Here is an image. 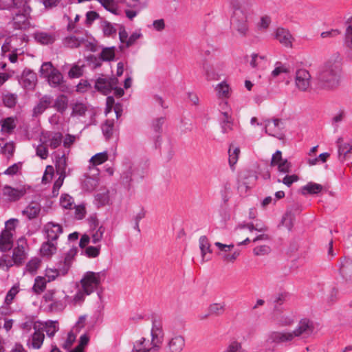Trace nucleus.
<instances>
[{"label": "nucleus", "mask_w": 352, "mask_h": 352, "mask_svg": "<svg viewBox=\"0 0 352 352\" xmlns=\"http://www.w3.org/2000/svg\"><path fill=\"white\" fill-rule=\"evenodd\" d=\"M25 239L24 238H20L17 241V246L13 250L12 256L15 265H20L25 261L26 258V254L25 252Z\"/></svg>", "instance_id": "15"}, {"label": "nucleus", "mask_w": 352, "mask_h": 352, "mask_svg": "<svg viewBox=\"0 0 352 352\" xmlns=\"http://www.w3.org/2000/svg\"><path fill=\"white\" fill-rule=\"evenodd\" d=\"M340 273L346 280H352V259L344 258L340 261Z\"/></svg>", "instance_id": "27"}, {"label": "nucleus", "mask_w": 352, "mask_h": 352, "mask_svg": "<svg viewBox=\"0 0 352 352\" xmlns=\"http://www.w3.org/2000/svg\"><path fill=\"white\" fill-rule=\"evenodd\" d=\"M342 58L338 52L333 54L320 67L316 77L317 85L321 89H331L339 85Z\"/></svg>", "instance_id": "1"}, {"label": "nucleus", "mask_w": 352, "mask_h": 352, "mask_svg": "<svg viewBox=\"0 0 352 352\" xmlns=\"http://www.w3.org/2000/svg\"><path fill=\"white\" fill-rule=\"evenodd\" d=\"M56 243L47 240V241L43 243L41 246V254L43 256L50 257L56 253Z\"/></svg>", "instance_id": "32"}, {"label": "nucleus", "mask_w": 352, "mask_h": 352, "mask_svg": "<svg viewBox=\"0 0 352 352\" xmlns=\"http://www.w3.org/2000/svg\"><path fill=\"white\" fill-rule=\"evenodd\" d=\"M323 187L322 185L316 183L309 182L307 185L302 188V194H318L322 190Z\"/></svg>", "instance_id": "37"}, {"label": "nucleus", "mask_w": 352, "mask_h": 352, "mask_svg": "<svg viewBox=\"0 0 352 352\" xmlns=\"http://www.w3.org/2000/svg\"><path fill=\"white\" fill-rule=\"evenodd\" d=\"M247 61L254 69H263L267 63V59L265 56H260L258 54L253 53L250 56H246Z\"/></svg>", "instance_id": "25"}, {"label": "nucleus", "mask_w": 352, "mask_h": 352, "mask_svg": "<svg viewBox=\"0 0 352 352\" xmlns=\"http://www.w3.org/2000/svg\"><path fill=\"white\" fill-rule=\"evenodd\" d=\"M34 38L37 42L43 45H48L54 42L56 39V35L54 33L37 31L34 32Z\"/></svg>", "instance_id": "28"}, {"label": "nucleus", "mask_w": 352, "mask_h": 352, "mask_svg": "<svg viewBox=\"0 0 352 352\" xmlns=\"http://www.w3.org/2000/svg\"><path fill=\"white\" fill-rule=\"evenodd\" d=\"M151 336V339L142 337L135 340L131 352H160L164 339L163 322L161 319H152Z\"/></svg>", "instance_id": "2"}, {"label": "nucleus", "mask_w": 352, "mask_h": 352, "mask_svg": "<svg viewBox=\"0 0 352 352\" xmlns=\"http://www.w3.org/2000/svg\"><path fill=\"white\" fill-rule=\"evenodd\" d=\"M30 0H0V9L17 10L18 12H31L32 8L29 5Z\"/></svg>", "instance_id": "9"}, {"label": "nucleus", "mask_w": 352, "mask_h": 352, "mask_svg": "<svg viewBox=\"0 0 352 352\" xmlns=\"http://www.w3.org/2000/svg\"><path fill=\"white\" fill-rule=\"evenodd\" d=\"M25 45V35H12L6 40L5 43L2 45V50L14 51L18 54H23Z\"/></svg>", "instance_id": "7"}, {"label": "nucleus", "mask_w": 352, "mask_h": 352, "mask_svg": "<svg viewBox=\"0 0 352 352\" xmlns=\"http://www.w3.org/2000/svg\"><path fill=\"white\" fill-rule=\"evenodd\" d=\"M199 245L201 253L202 262L210 261L212 251L208 239L206 236H201L199 238Z\"/></svg>", "instance_id": "23"}, {"label": "nucleus", "mask_w": 352, "mask_h": 352, "mask_svg": "<svg viewBox=\"0 0 352 352\" xmlns=\"http://www.w3.org/2000/svg\"><path fill=\"white\" fill-rule=\"evenodd\" d=\"M337 144L338 146V153L340 157L343 156V160L345 159L348 153H352V144L343 142L342 137L337 140Z\"/></svg>", "instance_id": "36"}, {"label": "nucleus", "mask_w": 352, "mask_h": 352, "mask_svg": "<svg viewBox=\"0 0 352 352\" xmlns=\"http://www.w3.org/2000/svg\"><path fill=\"white\" fill-rule=\"evenodd\" d=\"M105 228L103 226L93 228L90 233L91 242L94 244L99 243L102 240Z\"/></svg>", "instance_id": "35"}, {"label": "nucleus", "mask_w": 352, "mask_h": 352, "mask_svg": "<svg viewBox=\"0 0 352 352\" xmlns=\"http://www.w3.org/2000/svg\"><path fill=\"white\" fill-rule=\"evenodd\" d=\"M100 245L89 246L85 249V254L90 258L97 257L100 254Z\"/></svg>", "instance_id": "63"}, {"label": "nucleus", "mask_w": 352, "mask_h": 352, "mask_svg": "<svg viewBox=\"0 0 352 352\" xmlns=\"http://www.w3.org/2000/svg\"><path fill=\"white\" fill-rule=\"evenodd\" d=\"M271 18L269 16H263L257 23V28L260 31H265L271 24Z\"/></svg>", "instance_id": "56"}, {"label": "nucleus", "mask_w": 352, "mask_h": 352, "mask_svg": "<svg viewBox=\"0 0 352 352\" xmlns=\"http://www.w3.org/2000/svg\"><path fill=\"white\" fill-rule=\"evenodd\" d=\"M267 342L272 343H285L294 342L290 331H272L268 335Z\"/></svg>", "instance_id": "17"}, {"label": "nucleus", "mask_w": 352, "mask_h": 352, "mask_svg": "<svg viewBox=\"0 0 352 352\" xmlns=\"http://www.w3.org/2000/svg\"><path fill=\"white\" fill-rule=\"evenodd\" d=\"M43 143H45L47 146H50L52 149H55L58 147L62 141L63 135L60 133H49L43 137Z\"/></svg>", "instance_id": "22"}, {"label": "nucleus", "mask_w": 352, "mask_h": 352, "mask_svg": "<svg viewBox=\"0 0 352 352\" xmlns=\"http://www.w3.org/2000/svg\"><path fill=\"white\" fill-rule=\"evenodd\" d=\"M14 260L8 254H3L0 257V268L8 271L11 267L14 265Z\"/></svg>", "instance_id": "45"}, {"label": "nucleus", "mask_w": 352, "mask_h": 352, "mask_svg": "<svg viewBox=\"0 0 352 352\" xmlns=\"http://www.w3.org/2000/svg\"><path fill=\"white\" fill-rule=\"evenodd\" d=\"M240 153V150L238 147H234L233 145L230 146L228 154H229V164L230 167L233 169L234 166L236 164L239 155Z\"/></svg>", "instance_id": "39"}, {"label": "nucleus", "mask_w": 352, "mask_h": 352, "mask_svg": "<svg viewBox=\"0 0 352 352\" xmlns=\"http://www.w3.org/2000/svg\"><path fill=\"white\" fill-rule=\"evenodd\" d=\"M225 310V305L223 303H212L208 307V314L200 316V319L206 318L208 316H219L223 313Z\"/></svg>", "instance_id": "33"}, {"label": "nucleus", "mask_w": 352, "mask_h": 352, "mask_svg": "<svg viewBox=\"0 0 352 352\" xmlns=\"http://www.w3.org/2000/svg\"><path fill=\"white\" fill-rule=\"evenodd\" d=\"M36 74L30 69H25L20 79L21 85L25 89H32L36 84Z\"/></svg>", "instance_id": "21"}, {"label": "nucleus", "mask_w": 352, "mask_h": 352, "mask_svg": "<svg viewBox=\"0 0 352 352\" xmlns=\"http://www.w3.org/2000/svg\"><path fill=\"white\" fill-rule=\"evenodd\" d=\"M85 41L84 38H78L74 36H67L65 38L64 43L72 48L78 47Z\"/></svg>", "instance_id": "43"}, {"label": "nucleus", "mask_w": 352, "mask_h": 352, "mask_svg": "<svg viewBox=\"0 0 352 352\" xmlns=\"http://www.w3.org/2000/svg\"><path fill=\"white\" fill-rule=\"evenodd\" d=\"M14 149L15 146L13 142H6L3 144V146L1 145V143H0V152L8 157L12 156Z\"/></svg>", "instance_id": "47"}, {"label": "nucleus", "mask_w": 352, "mask_h": 352, "mask_svg": "<svg viewBox=\"0 0 352 352\" xmlns=\"http://www.w3.org/2000/svg\"><path fill=\"white\" fill-rule=\"evenodd\" d=\"M103 274L101 272H87L80 280L82 288L87 295H90L99 287Z\"/></svg>", "instance_id": "6"}, {"label": "nucleus", "mask_w": 352, "mask_h": 352, "mask_svg": "<svg viewBox=\"0 0 352 352\" xmlns=\"http://www.w3.org/2000/svg\"><path fill=\"white\" fill-rule=\"evenodd\" d=\"M114 121L113 120H107L102 125V131L107 140L111 138L113 133Z\"/></svg>", "instance_id": "40"}, {"label": "nucleus", "mask_w": 352, "mask_h": 352, "mask_svg": "<svg viewBox=\"0 0 352 352\" xmlns=\"http://www.w3.org/2000/svg\"><path fill=\"white\" fill-rule=\"evenodd\" d=\"M295 217L291 211H287L283 217L281 223L285 226L289 230H291L294 221Z\"/></svg>", "instance_id": "46"}, {"label": "nucleus", "mask_w": 352, "mask_h": 352, "mask_svg": "<svg viewBox=\"0 0 352 352\" xmlns=\"http://www.w3.org/2000/svg\"><path fill=\"white\" fill-rule=\"evenodd\" d=\"M108 159V155L107 152H102L97 153L91 157L90 159V162L96 166V165H100L104 162H106Z\"/></svg>", "instance_id": "48"}, {"label": "nucleus", "mask_w": 352, "mask_h": 352, "mask_svg": "<svg viewBox=\"0 0 352 352\" xmlns=\"http://www.w3.org/2000/svg\"><path fill=\"white\" fill-rule=\"evenodd\" d=\"M76 252V249H70L63 260L59 261L58 269L50 268L45 270V276L47 278V282L53 281L59 275L64 276L68 272Z\"/></svg>", "instance_id": "4"}, {"label": "nucleus", "mask_w": 352, "mask_h": 352, "mask_svg": "<svg viewBox=\"0 0 352 352\" xmlns=\"http://www.w3.org/2000/svg\"><path fill=\"white\" fill-rule=\"evenodd\" d=\"M109 12L118 14V4L114 0H96Z\"/></svg>", "instance_id": "41"}, {"label": "nucleus", "mask_w": 352, "mask_h": 352, "mask_svg": "<svg viewBox=\"0 0 352 352\" xmlns=\"http://www.w3.org/2000/svg\"><path fill=\"white\" fill-rule=\"evenodd\" d=\"M118 85V80L116 77L98 78L95 82V89L104 95H108L113 91V87Z\"/></svg>", "instance_id": "10"}, {"label": "nucleus", "mask_w": 352, "mask_h": 352, "mask_svg": "<svg viewBox=\"0 0 352 352\" xmlns=\"http://www.w3.org/2000/svg\"><path fill=\"white\" fill-rule=\"evenodd\" d=\"M244 229H248L250 232H252L253 230L258 231L259 232H264L267 229V227L264 226H258V225L254 226L252 223H241L239 224L236 228V230H242Z\"/></svg>", "instance_id": "38"}, {"label": "nucleus", "mask_w": 352, "mask_h": 352, "mask_svg": "<svg viewBox=\"0 0 352 352\" xmlns=\"http://www.w3.org/2000/svg\"><path fill=\"white\" fill-rule=\"evenodd\" d=\"M311 75L305 69H298L295 75L296 87L300 91H307L311 85Z\"/></svg>", "instance_id": "12"}, {"label": "nucleus", "mask_w": 352, "mask_h": 352, "mask_svg": "<svg viewBox=\"0 0 352 352\" xmlns=\"http://www.w3.org/2000/svg\"><path fill=\"white\" fill-rule=\"evenodd\" d=\"M87 111L86 106L82 103H76L72 107V116H82Z\"/></svg>", "instance_id": "54"}, {"label": "nucleus", "mask_w": 352, "mask_h": 352, "mask_svg": "<svg viewBox=\"0 0 352 352\" xmlns=\"http://www.w3.org/2000/svg\"><path fill=\"white\" fill-rule=\"evenodd\" d=\"M44 231L46 234L47 240L55 241L63 232V228L58 223L48 222L44 226Z\"/></svg>", "instance_id": "20"}, {"label": "nucleus", "mask_w": 352, "mask_h": 352, "mask_svg": "<svg viewBox=\"0 0 352 352\" xmlns=\"http://www.w3.org/2000/svg\"><path fill=\"white\" fill-rule=\"evenodd\" d=\"M284 128V122L281 119L275 118L272 120H267L265 121V133L279 140H283L285 138Z\"/></svg>", "instance_id": "8"}, {"label": "nucleus", "mask_w": 352, "mask_h": 352, "mask_svg": "<svg viewBox=\"0 0 352 352\" xmlns=\"http://www.w3.org/2000/svg\"><path fill=\"white\" fill-rule=\"evenodd\" d=\"M86 293L85 292L84 289L82 288V289L78 290L76 294L74 296L73 298L71 300V302L74 305H78L81 304L84 300L86 296Z\"/></svg>", "instance_id": "62"}, {"label": "nucleus", "mask_w": 352, "mask_h": 352, "mask_svg": "<svg viewBox=\"0 0 352 352\" xmlns=\"http://www.w3.org/2000/svg\"><path fill=\"white\" fill-rule=\"evenodd\" d=\"M3 195L10 201H16L24 196L27 192L25 186L12 188L10 186H5L2 190Z\"/></svg>", "instance_id": "13"}, {"label": "nucleus", "mask_w": 352, "mask_h": 352, "mask_svg": "<svg viewBox=\"0 0 352 352\" xmlns=\"http://www.w3.org/2000/svg\"><path fill=\"white\" fill-rule=\"evenodd\" d=\"M30 13L31 12H17L12 18L14 28L27 30L32 27L30 23Z\"/></svg>", "instance_id": "14"}, {"label": "nucleus", "mask_w": 352, "mask_h": 352, "mask_svg": "<svg viewBox=\"0 0 352 352\" xmlns=\"http://www.w3.org/2000/svg\"><path fill=\"white\" fill-rule=\"evenodd\" d=\"M53 98L50 95H44L40 98L38 103L34 106L32 116L37 117L41 115L47 108L52 106Z\"/></svg>", "instance_id": "18"}, {"label": "nucleus", "mask_w": 352, "mask_h": 352, "mask_svg": "<svg viewBox=\"0 0 352 352\" xmlns=\"http://www.w3.org/2000/svg\"><path fill=\"white\" fill-rule=\"evenodd\" d=\"M65 306V302L58 298L49 305V309L52 311H58L63 310Z\"/></svg>", "instance_id": "64"}, {"label": "nucleus", "mask_w": 352, "mask_h": 352, "mask_svg": "<svg viewBox=\"0 0 352 352\" xmlns=\"http://www.w3.org/2000/svg\"><path fill=\"white\" fill-rule=\"evenodd\" d=\"M271 248L267 245L256 246L253 249V253L255 256H265L270 253Z\"/></svg>", "instance_id": "58"}, {"label": "nucleus", "mask_w": 352, "mask_h": 352, "mask_svg": "<svg viewBox=\"0 0 352 352\" xmlns=\"http://www.w3.org/2000/svg\"><path fill=\"white\" fill-rule=\"evenodd\" d=\"M221 107V120H232L231 110L228 105L227 101H223L219 104Z\"/></svg>", "instance_id": "53"}, {"label": "nucleus", "mask_w": 352, "mask_h": 352, "mask_svg": "<svg viewBox=\"0 0 352 352\" xmlns=\"http://www.w3.org/2000/svg\"><path fill=\"white\" fill-rule=\"evenodd\" d=\"M217 95L219 98L226 99L230 97V88L226 82H221L215 87Z\"/></svg>", "instance_id": "34"}, {"label": "nucleus", "mask_w": 352, "mask_h": 352, "mask_svg": "<svg viewBox=\"0 0 352 352\" xmlns=\"http://www.w3.org/2000/svg\"><path fill=\"white\" fill-rule=\"evenodd\" d=\"M47 280L45 278L41 276H37L35 278L34 284L32 289L36 294H41L43 292L46 287Z\"/></svg>", "instance_id": "42"}, {"label": "nucleus", "mask_w": 352, "mask_h": 352, "mask_svg": "<svg viewBox=\"0 0 352 352\" xmlns=\"http://www.w3.org/2000/svg\"><path fill=\"white\" fill-rule=\"evenodd\" d=\"M102 31L106 36H114L116 34V29L108 21L104 22L102 25Z\"/></svg>", "instance_id": "57"}, {"label": "nucleus", "mask_w": 352, "mask_h": 352, "mask_svg": "<svg viewBox=\"0 0 352 352\" xmlns=\"http://www.w3.org/2000/svg\"><path fill=\"white\" fill-rule=\"evenodd\" d=\"M82 67L78 65H74L68 72V76L71 78H79L82 76Z\"/></svg>", "instance_id": "61"}, {"label": "nucleus", "mask_w": 352, "mask_h": 352, "mask_svg": "<svg viewBox=\"0 0 352 352\" xmlns=\"http://www.w3.org/2000/svg\"><path fill=\"white\" fill-rule=\"evenodd\" d=\"M299 180V177L297 175H285L282 180L280 179H277L278 183H283L286 186L289 188L294 183L298 182Z\"/></svg>", "instance_id": "52"}, {"label": "nucleus", "mask_w": 352, "mask_h": 352, "mask_svg": "<svg viewBox=\"0 0 352 352\" xmlns=\"http://www.w3.org/2000/svg\"><path fill=\"white\" fill-rule=\"evenodd\" d=\"M13 245V234L8 230H3L0 234V250L6 252L10 250Z\"/></svg>", "instance_id": "24"}, {"label": "nucleus", "mask_w": 352, "mask_h": 352, "mask_svg": "<svg viewBox=\"0 0 352 352\" xmlns=\"http://www.w3.org/2000/svg\"><path fill=\"white\" fill-rule=\"evenodd\" d=\"M274 38L283 46L292 47L294 38L288 30L278 28L274 32Z\"/></svg>", "instance_id": "16"}, {"label": "nucleus", "mask_w": 352, "mask_h": 352, "mask_svg": "<svg viewBox=\"0 0 352 352\" xmlns=\"http://www.w3.org/2000/svg\"><path fill=\"white\" fill-rule=\"evenodd\" d=\"M229 3L232 9L230 19L232 30L240 36H246L249 32L250 12L238 0H229Z\"/></svg>", "instance_id": "3"}, {"label": "nucleus", "mask_w": 352, "mask_h": 352, "mask_svg": "<svg viewBox=\"0 0 352 352\" xmlns=\"http://www.w3.org/2000/svg\"><path fill=\"white\" fill-rule=\"evenodd\" d=\"M41 331H45L49 337H53L56 332L58 330V324L57 321L48 320L44 323H38V325Z\"/></svg>", "instance_id": "29"}, {"label": "nucleus", "mask_w": 352, "mask_h": 352, "mask_svg": "<svg viewBox=\"0 0 352 352\" xmlns=\"http://www.w3.org/2000/svg\"><path fill=\"white\" fill-rule=\"evenodd\" d=\"M115 57L114 47H107L102 50L100 58L104 61H111Z\"/></svg>", "instance_id": "51"}, {"label": "nucleus", "mask_w": 352, "mask_h": 352, "mask_svg": "<svg viewBox=\"0 0 352 352\" xmlns=\"http://www.w3.org/2000/svg\"><path fill=\"white\" fill-rule=\"evenodd\" d=\"M184 337L178 333H173L168 338L165 349L167 352H182L185 346Z\"/></svg>", "instance_id": "11"}, {"label": "nucleus", "mask_w": 352, "mask_h": 352, "mask_svg": "<svg viewBox=\"0 0 352 352\" xmlns=\"http://www.w3.org/2000/svg\"><path fill=\"white\" fill-rule=\"evenodd\" d=\"M44 338L45 336L40 330V327L38 325H34V332L28 340L27 345L29 348L38 349L41 347Z\"/></svg>", "instance_id": "19"}, {"label": "nucleus", "mask_w": 352, "mask_h": 352, "mask_svg": "<svg viewBox=\"0 0 352 352\" xmlns=\"http://www.w3.org/2000/svg\"><path fill=\"white\" fill-rule=\"evenodd\" d=\"M43 142V140L41 139ZM47 145L45 143H43L37 146L36 148V155L40 157L41 159L45 160L48 157V150L47 148Z\"/></svg>", "instance_id": "59"}, {"label": "nucleus", "mask_w": 352, "mask_h": 352, "mask_svg": "<svg viewBox=\"0 0 352 352\" xmlns=\"http://www.w3.org/2000/svg\"><path fill=\"white\" fill-rule=\"evenodd\" d=\"M73 203V198L71 196L68 195H63L60 197V204L63 208L65 209L71 208Z\"/></svg>", "instance_id": "60"}, {"label": "nucleus", "mask_w": 352, "mask_h": 352, "mask_svg": "<svg viewBox=\"0 0 352 352\" xmlns=\"http://www.w3.org/2000/svg\"><path fill=\"white\" fill-rule=\"evenodd\" d=\"M214 245L219 249V252L218 254L222 258L224 254H228V252H230L234 247V244L232 243L230 245H226L220 242H215Z\"/></svg>", "instance_id": "55"}, {"label": "nucleus", "mask_w": 352, "mask_h": 352, "mask_svg": "<svg viewBox=\"0 0 352 352\" xmlns=\"http://www.w3.org/2000/svg\"><path fill=\"white\" fill-rule=\"evenodd\" d=\"M314 331L312 321L308 318L301 319L293 331H290L294 342L306 340L311 336Z\"/></svg>", "instance_id": "5"}, {"label": "nucleus", "mask_w": 352, "mask_h": 352, "mask_svg": "<svg viewBox=\"0 0 352 352\" xmlns=\"http://www.w3.org/2000/svg\"><path fill=\"white\" fill-rule=\"evenodd\" d=\"M56 168L58 174L66 175L65 170L67 168V160L65 155L58 157V159L56 160Z\"/></svg>", "instance_id": "49"}, {"label": "nucleus", "mask_w": 352, "mask_h": 352, "mask_svg": "<svg viewBox=\"0 0 352 352\" xmlns=\"http://www.w3.org/2000/svg\"><path fill=\"white\" fill-rule=\"evenodd\" d=\"M56 68L54 67L51 62H45L41 65L40 72L41 76L45 78L50 75Z\"/></svg>", "instance_id": "50"}, {"label": "nucleus", "mask_w": 352, "mask_h": 352, "mask_svg": "<svg viewBox=\"0 0 352 352\" xmlns=\"http://www.w3.org/2000/svg\"><path fill=\"white\" fill-rule=\"evenodd\" d=\"M15 127V121L12 118H7L2 122L1 131L3 133H10Z\"/></svg>", "instance_id": "44"}, {"label": "nucleus", "mask_w": 352, "mask_h": 352, "mask_svg": "<svg viewBox=\"0 0 352 352\" xmlns=\"http://www.w3.org/2000/svg\"><path fill=\"white\" fill-rule=\"evenodd\" d=\"M40 211L41 205L36 201H32L24 210H22V214L31 220L37 217Z\"/></svg>", "instance_id": "26"}, {"label": "nucleus", "mask_w": 352, "mask_h": 352, "mask_svg": "<svg viewBox=\"0 0 352 352\" xmlns=\"http://www.w3.org/2000/svg\"><path fill=\"white\" fill-rule=\"evenodd\" d=\"M68 98L63 94L59 95L55 100L52 107L59 113H64L68 107Z\"/></svg>", "instance_id": "30"}, {"label": "nucleus", "mask_w": 352, "mask_h": 352, "mask_svg": "<svg viewBox=\"0 0 352 352\" xmlns=\"http://www.w3.org/2000/svg\"><path fill=\"white\" fill-rule=\"evenodd\" d=\"M53 71L46 79L52 87H57L63 82V76L57 69Z\"/></svg>", "instance_id": "31"}]
</instances>
